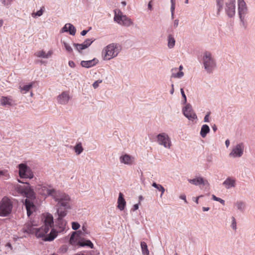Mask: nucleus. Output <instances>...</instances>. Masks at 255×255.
Returning <instances> with one entry per match:
<instances>
[{
	"label": "nucleus",
	"instance_id": "1",
	"mask_svg": "<svg viewBox=\"0 0 255 255\" xmlns=\"http://www.w3.org/2000/svg\"><path fill=\"white\" fill-rule=\"evenodd\" d=\"M42 221L43 225L37 229L36 237L42 238V240L51 242L54 240L58 235V232L54 229H51L53 225V217L49 213L42 215Z\"/></svg>",
	"mask_w": 255,
	"mask_h": 255
},
{
	"label": "nucleus",
	"instance_id": "2",
	"mask_svg": "<svg viewBox=\"0 0 255 255\" xmlns=\"http://www.w3.org/2000/svg\"><path fill=\"white\" fill-rule=\"evenodd\" d=\"M18 181L19 183H24V182L21 181L20 180H18ZM25 184H27V185H17L16 190L19 194L26 197L25 200V205L27 210V216L29 217L36 209V207L33 203V201L35 199V194L33 189L29 185L28 183L25 182Z\"/></svg>",
	"mask_w": 255,
	"mask_h": 255
},
{
	"label": "nucleus",
	"instance_id": "3",
	"mask_svg": "<svg viewBox=\"0 0 255 255\" xmlns=\"http://www.w3.org/2000/svg\"><path fill=\"white\" fill-rule=\"evenodd\" d=\"M200 62L207 74L213 73L216 68V60L211 53L209 51L203 53Z\"/></svg>",
	"mask_w": 255,
	"mask_h": 255
},
{
	"label": "nucleus",
	"instance_id": "4",
	"mask_svg": "<svg viewBox=\"0 0 255 255\" xmlns=\"http://www.w3.org/2000/svg\"><path fill=\"white\" fill-rule=\"evenodd\" d=\"M122 50L118 43H112L106 46L103 50L102 56L104 60H110L117 57Z\"/></svg>",
	"mask_w": 255,
	"mask_h": 255
},
{
	"label": "nucleus",
	"instance_id": "5",
	"mask_svg": "<svg viewBox=\"0 0 255 255\" xmlns=\"http://www.w3.org/2000/svg\"><path fill=\"white\" fill-rule=\"evenodd\" d=\"M52 198L57 203V206L62 207L65 209L71 208L70 197L66 193L56 190Z\"/></svg>",
	"mask_w": 255,
	"mask_h": 255
},
{
	"label": "nucleus",
	"instance_id": "6",
	"mask_svg": "<svg viewBox=\"0 0 255 255\" xmlns=\"http://www.w3.org/2000/svg\"><path fill=\"white\" fill-rule=\"evenodd\" d=\"M114 20L119 24L127 27L134 24L133 20L126 15L124 14L120 9L114 10Z\"/></svg>",
	"mask_w": 255,
	"mask_h": 255
},
{
	"label": "nucleus",
	"instance_id": "7",
	"mask_svg": "<svg viewBox=\"0 0 255 255\" xmlns=\"http://www.w3.org/2000/svg\"><path fill=\"white\" fill-rule=\"evenodd\" d=\"M12 205L10 200L4 197L0 202V216L6 217L9 215L12 210Z\"/></svg>",
	"mask_w": 255,
	"mask_h": 255
},
{
	"label": "nucleus",
	"instance_id": "8",
	"mask_svg": "<svg viewBox=\"0 0 255 255\" xmlns=\"http://www.w3.org/2000/svg\"><path fill=\"white\" fill-rule=\"evenodd\" d=\"M158 144L167 149H170L172 146V142L169 135L166 132H161L156 136Z\"/></svg>",
	"mask_w": 255,
	"mask_h": 255
},
{
	"label": "nucleus",
	"instance_id": "9",
	"mask_svg": "<svg viewBox=\"0 0 255 255\" xmlns=\"http://www.w3.org/2000/svg\"><path fill=\"white\" fill-rule=\"evenodd\" d=\"M238 12L240 21L244 23L246 15L248 13V8L244 0H237Z\"/></svg>",
	"mask_w": 255,
	"mask_h": 255
},
{
	"label": "nucleus",
	"instance_id": "10",
	"mask_svg": "<svg viewBox=\"0 0 255 255\" xmlns=\"http://www.w3.org/2000/svg\"><path fill=\"white\" fill-rule=\"evenodd\" d=\"M19 169V175L22 178L32 179L33 173L29 167L25 163H20L18 166Z\"/></svg>",
	"mask_w": 255,
	"mask_h": 255
},
{
	"label": "nucleus",
	"instance_id": "11",
	"mask_svg": "<svg viewBox=\"0 0 255 255\" xmlns=\"http://www.w3.org/2000/svg\"><path fill=\"white\" fill-rule=\"evenodd\" d=\"M229 17H233L236 13V0H229L222 7Z\"/></svg>",
	"mask_w": 255,
	"mask_h": 255
},
{
	"label": "nucleus",
	"instance_id": "12",
	"mask_svg": "<svg viewBox=\"0 0 255 255\" xmlns=\"http://www.w3.org/2000/svg\"><path fill=\"white\" fill-rule=\"evenodd\" d=\"M183 114L189 121L194 122L197 120V116L192 109V106L190 104H187L183 108Z\"/></svg>",
	"mask_w": 255,
	"mask_h": 255
},
{
	"label": "nucleus",
	"instance_id": "13",
	"mask_svg": "<svg viewBox=\"0 0 255 255\" xmlns=\"http://www.w3.org/2000/svg\"><path fill=\"white\" fill-rule=\"evenodd\" d=\"M244 146L243 143H240L234 146L231 152L229 153V156L232 158L241 157L244 153Z\"/></svg>",
	"mask_w": 255,
	"mask_h": 255
},
{
	"label": "nucleus",
	"instance_id": "14",
	"mask_svg": "<svg viewBox=\"0 0 255 255\" xmlns=\"http://www.w3.org/2000/svg\"><path fill=\"white\" fill-rule=\"evenodd\" d=\"M39 194L43 196H51L53 197L55 190L45 185H38L36 188Z\"/></svg>",
	"mask_w": 255,
	"mask_h": 255
},
{
	"label": "nucleus",
	"instance_id": "15",
	"mask_svg": "<svg viewBox=\"0 0 255 255\" xmlns=\"http://www.w3.org/2000/svg\"><path fill=\"white\" fill-rule=\"evenodd\" d=\"M70 99L69 93L67 91H64L59 95L57 97V103L59 104L67 105Z\"/></svg>",
	"mask_w": 255,
	"mask_h": 255
},
{
	"label": "nucleus",
	"instance_id": "16",
	"mask_svg": "<svg viewBox=\"0 0 255 255\" xmlns=\"http://www.w3.org/2000/svg\"><path fill=\"white\" fill-rule=\"evenodd\" d=\"M188 181L194 185L198 186L200 185H209V183L207 180L204 179L201 176H197L193 179H188Z\"/></svg>",
	"mask_w": 255,
	"mask_h": 255
},
{
	"label": "nucleus",
	"instance_id": "17",
	"mask_svg": "<svg viewBox=\"0 0 255 255\" xmlns=\"http://www.w3.org/2000/svg\"><path fill=\"white\" fill-rule=\"evenodd\" d=\"M223 185L226 189L235 188L237 185V180L234 177H228L223 182Z\"/></svg>",
	"mask_w": 255,
	"mask_h": 255
},
{
	"label": "nucleus",
	"instance_id": "18",
	"mask_svg": "<svg viewBox=\"0 0 255 255\" xmlns=\"http://www.w3.org/2000/svg\"><path fill=\"white\" fill-rule=\"evenodd\" d=\"M120 161L121 163L131 165L134 161V157L130 155L125 154L121 155L120 158Z\"/></svg>",
	"mask_w": 255,
	"mask_h": 255
},
{
	"label": "nucleus",
	"instance_id": "19",
	"mask_svg": "<svg viewBox=\"0 0 255 255\" xmlns=\"http://www.w3.org/2000/svg\"><path fill=\"white\" fill-rule=\"evenodd\" d=\"M99 62L97 58H94L90 60L85 61L83 60L81 62V65L82 67L86 68H90L95 66Z\"/></svg>",
	"mask_w": 255,
	"mask_h": 255
},
{
	"label": "nucleus",
	"instance_id": "20",
	"mask_svg": "<svg viewBox=\"0 0 255 255\" xmlns=\"http://www.w3.org/2000/svg\"><path fill=\"white\" fill-rule=\"evenodd\" d=\"M35 225L32 224L31 223H28L25 225V227H24L23 231L24 232L28 234H35V235H36L37 228H35Z\"/></svg>",
	"mask_w": 255,
	"mask_h": 255
},
{
	"label": "nucleus",
	"instance_id": "21",
	"mask_svg": "<svg viewBox=\"0 0 255 255\" xmlns=\"http://www.w3.org/2000/svg\"><path fill=\"white\" fill-rule=\"evenodd\" d=\"M53 53V52L52 50H49L47 53H46L44 50H39L35 52V55L39 58L48 59L52 56Z\"/></svg>",
	"mask_w": 255,
	"mask_h": 255
},
{
	"label": "nucleus",
	"instance_id": "22",
	"mask_svg": "<svg viewBox=\"0 0 255 255\" xmlns=\"http://www.w3.org/2000/svg\"><path fill=\"white\" fill-rule=\"evenodd\" d=\"M126 205V202L124 198V195L123 193H120L118 199V209L123 211L124 210L125 206Z\"/></svg>",
	"mask_w": 255,
	"mask_h": 255
},
{
	"label": "nucleus",
	"instance_id": "23",
	"mask_svg": "<svg viewBox=\"0 0 255 255\" xmlns=\"http://www.w3.org/2000/svg\"><path fill=\"white\" fill-rule=\"evenodd\" d=\"M171 77L174 78L181 79L184 76L183 71H179L178 68H173L171 70Z\"/></svg>",
	"mask_w": 255,
	"mask_h": 255
},
{
	"label": "nucleus",
	"instance_id": "24",
	"mask_svg": "<svg viewBox=\"0 0 255 255\" xmlns=\"http://www.w3.org/2000/svg\"><path fill=\"white\" fill-rule=\"evenodd\" d=\"M167 41L168 48L172 49L174 47L176 41L174 36L172 34H170L168 35L167 37Z\"/></svg>",
	"mask_w": 255,
	"mask_h": 255
},
{
	"label": "nucleus",
	"instance_id": "25",
	"mask_svg": "<svg viewBox=\"0 0 255 255\" xmlns=\"http://www.w3.org/2000/svg\"><path fill=\"white\" fill-rule=\"evenodd\" d=\"M58 208L57 209V213L58 216V220H62L65 216H66L67 214V210L68 209H65V208L62 209V207L58 206Z\"/></svg>",
	"mask_w": 255,
	"mask_h": 255
},
{
	"label": "nucleus",
	"instance_id": "26",
	"mask_svg": "<svg viewBox=\"0 0 255 255\" xmlns=\"http://www.w3.org/2000/svg\"><path fill=\"white\" fill-rule=\"evenodd\" d=\"M12 99L8 97H2L0 99V104L2 106H11L13 104Z\"/></svg>",
	"mask_w": 255,
	"mask_h": 255
},
{
	"label": "nucleus",
	"instance_id": "27",
	"mask_svg": "<svg viewBox=\"0 0 255 255\" xmlns=\"http://www.w3.org/2000/svg\"><path fill=\"white\" fill-rule=\"evenodd\" d=\"M78 245L81 247L87 246L91 249H93L94 248L93 244L91 242V241L88 240L81 239L78 241Z\"/></svg>",
	"mask_w": 255,
	"mask_h": 255
},
{
	"label": "nucleus",
	"instance_id": "28",
	"mask_svg": "<svg viewBox=\"0 0 255 255\" xmlns=\"http://www.w3.org/2000/svg\"><path fill=\"white\" fill-rule=\"evenodd\" d=\"M210 131L209 127L207 125H203L201 128L200 135L202 137L205 138L207 134L209 133Z\"/></svg>",
	"mask_w": 255,
	"mask_h": 255
},
{
	"label": "nucleus",
	"instance_id": "29",
	"mask_svg": "<svg viewBox=\"0 0 255 255\" xmlns=\"http://www.w3.org/2000/svg\"><path fill=\"white\" fill-rule=\"evenodd\" d=\"M74 150L77 155L80 154L83 151V148L81 142H79L74 147Z\"/></svg>",
	"mask_w": 255,
	"mask_h": 255
},
{
	"label": "nucleus",
	"instance_id": "30",
	"mask_svg": "<svg viewBox=\"0 0 255 255\" xmlns=\"http://www.w3.org/2000/svg\"><path fill=\"white\" fill-rule=\"evenodd\" d=\"M140 246L143 255H149V252L147 248L146 243L144 242H141L140 243Z\"/></svg>",
	"mask_w": 255,
	"mask_h": 255
},
{
	"label": "nucleus",
	"instance_id": "31",
	"mask_svg": "<svg viewBox=\"0 0 255 255\" xmlns=\"http://www.w3.org/2000/svg\"><path fill=\"white\" fill-rule=\"evenodd\" d=\"M61 43L63 45L64 48L67 53L69 54L73 53V50L70 44L65 41H61Z\"/></svg>",
	"mask_w": 255,
	"mask_h": 255
},
{
	"label": "nucleus",
	"instance_id": "32",
	"mask_svg": "<svg viewBox=\"0 0 255 255\" xmlns=\"http://www.w3.org/2000/svg\"><path fill=\"white\" fill-rule=\"evenodd\" d=\"M32 86H33L32 84L31 83V84H29L28 85H24L22 87L20 86L19 89L21 92H22L23 94H25L27 92H28L30 90V89H31V88L32 87Z\"/></svg>",
	"mask_w": 255,
	"mask_h": 255
},
{
	"label": "nucleus",
	"instance_id": "33",
	"mask_svg": "<svg viewBox=\"0 0 255 255\" xmlns=\"http://www.w3.org/2000/svg\"><path fill=\"white\" fill-rule=\"evenodd\" d=\"M228 0H216L218 12L222 10V7L224 6L226 2H228Z\"/></svg>",
	"mask_w": 255,
	"mask_h": 255
},
{
	"label": "nucleus",
	"instance_id": "34",
	"mask_svg": "<svg viewBox=\"0 0 255 255\" xmlns=\"http://www.w3.org/2000/svg\"><path fill=\"white\" fill-rule=\"evenodd\" d=\"M152 186L158 190L159 191H161V193L160 195V197H161L165 192L164 188L160 184H158L155 182H153L152 184Z\"/></svg>",
	"mask_w": 255,
	"mask_h": 255
},
{
	"label": "nucleus",
	"instance_id": "35",
	"mask_svg": "<svg viewBox=\"0 0 255 255\" xmlns=\"http://www.w3.org/2000/svg\"><path fill=\"white\" fill-rule=\"evenodd\" d=\"M73 46H74L75 49L80 53H82V50L86 49L82 43H74Z\"/></svg>",
	"mask_w": 255,
	"mask_h": 255
},
{
	"label": "nucleus",
	"instance_id": "36",
	"mask_svg": "<svg viewBox=\"0 0 255 255\" xmlns=\"http://www.w3.org/2000/svg\"><path fill=\"white\" fill-rule=\"evenodd\" d=\"M44 7H42L40 10H39L38 11H37V12H32L31 13V16L33 18H36L37 17H39V16H41L43 12H44Z\"/></svg>",
	"mask_w": 255,
	"mask_h": 255
},
{
	"label": "nucleus",
	"instance_id": "37",
	"mask_svg": "<svg viewBox=\"0 0 255 255\" xmlns=\"http://www.w3.org/2000/svg\"><path fill=\"white\" fill-rule=\"evenodd\" d=\"M68 25V32H69L70 34H71L73 36L75 35L76 34V29L75 27V26L73 24H72L71 23H69V25Z\"/></svg>",
	"mask_w": 255,
	"mask_h": 255
},
{
	"label": "nucleus",
	"instance_id": "38",
	"mask_svg": "<svg viewBox=\"0 0 255 255\" xmlns=\"http://www.w3.org/2000/svg\"><path fill=\"white\" fill-rule=\"evenodd\" d=\"M94 41L95 39L94 38L87 39L82 43V44L86 49L89 47Z\"/></svg>",
	"mask_w": 255,
	"mask_h": 255
},
{
	"label": "nucleus",
	"instance_id": "39",
	"mask_svg": "<svg viewBox=\"0 0 255 255\" xmlns=\"http://www.w3.org/2000/svg\"><path fill=\"white\" fill-rule=\"evenodd\" d=\"M14 0H0V3L2 5L9 7L12 4Z\"/></svg>",
	"mask_w": 255,
	"mask_h": 255
},
{
	"label": "nucleus",
	"instance_id": "40",
	"mask_svg": "<svg viewBox=\"0 0 255 255\" xmlns=\"http://www.w3.org/2000/svg\"><path fill=\"white\" fill-rule=\"evenodd\" d=\"M236 206L237 209L240 211H243L245 209V204L242 201H238L236 203Z\"/></svg>",
	"mask_w": 255,
	"mask_h": 255
},
{
	"label": "nucleus",
	"instance_id": "41",
	"mask_svg": "<svg viewBox=\"0 0 255 255\" xmlns=\"http://www.w3.org/2000/svg\"><path fill=\"white\" fill-rule=\"evenodd\" d=\"M231 219H232V223H231V227L232 228V229L233 230L236 231V230H237V222H236V219L234 217H232Z\"/></svg>",
	"mask_w": 255,
	"mask_h": 255
},
{
	"label": "nucleus",
	"instance_id": "42",
	"mask_svg": "<svg viewBox=\"0 0 255 255\" xmlns=\"http://www.w3.org/2000/svg\"><path fill=\"white\" fill-rule=\"evenodd\" d=\"M58 224L59 225L60 228L62 230H63L65 228V226L66 225V221L65 220H63V219H62V220H58Z\"/></svg>",
	"mask_w": 255,
	"mask_h": 255
},
{
	"label": "nucleus",
	"instance_id": "43",
	"mask_svg": "<svg viewBox=\"0 0 255 255\" xmlns=\"http://www.w3.org/2000/svg\"><path fill=\"white\" fill-rule=\"evenodd\" d=\"M212 197L214 201H218L223 205H225V201L222 199L216 197L215 195H212Z\"/></svg>",
	"mask_w": 255,
	"mask_h": 255
},
{
	"label": "nucleus",
	"instance_id": "44",
	"mask_svg": "<svg viewBox=\"0 0 255 255\" xmlns=\"http://www.w3.org/2000/svg\"><path fill=\"white\" fill-rule=\"evenodd\" d=\"M80 224L78 222H72V228L74 230H76L80 228Z\"/></svg>",
	"mask_w": 255,
	"mask_h": 255
},
{
	"label": "nucleus",
	"instance_id": "45",
	"mask_svg": "<svg viewBox=\"0 0 255 255\" xmlns=\"http://www.w3.org/2000/svg\"><path fill=\"white\" fill-rule=\"evenodd\" d=\"M76 234V232H73L72 234L71 235L70 238V243L72 245H75V242L74 241V237L75 235Z\"/></svg>",
	"mask_w": 255,
	"mask_h": 255
},
{
	"label": "nucleus",
	"instance_id": "46",
	"mask_svg": "<svg viewBox=\"0 0 255 255\" xmlns=\"http://www.w3.org/2000/svg\"><path fill=\"white\" fill-rule=\"evenodd\" d=\"M69 25V23L65 24V25L62 28V29L60 30L61 33L68 32V25Z\"/></svg>",
	"mask_w": 255,
	"mask_h": 255
},
{
	"label": "nucleus",
	"instance_id": "47",
	"mask_svg": "<svg viewBox=\"0 0 255 255\" xmlns=\"http://www.w3.org/2000/svg\"><path fill=\"white\" fill-rule=\"evenodd\" d=\"M102 82V80H98L97 81H96L95 82H94V83L93 84V87L94 89H96L99 86V84L100 83H101Z\"/></svg>",
	"mask_w": 255,
	"mask_h": 255
},
{
	"label": "nucleus",
	"instance_id": "48",
	"mask_svg": "<svg viewBox=\"0 0 255 255\" xmlns=\"http://www.w3.org/2000/svg\"><path fill=\"white\" fill-rule=\"evenodd\" d=\"M180 91H181V94L182 95V97L183 98V104H185L187 102L186 96L184 92V90L182 88H181L180 89Z\"/></svg>",
	"mask_w": 255,
	"mask_h": 255
},
{
	"label": "nucleus",
	"instance_id": "49",
	"mask_svg": "<svg viewBox=\"0 0 255 255\" xmlns=\"http://www.w3.org/2000/svg\"><path fill=\"white\" fill-rule=\"evenodd\" d=\"M175 8V5H173V4L171 5L170 10H171V18L172 19L174 18V13Z\"/></svg>",
	"mask_w": 255,
	"mask_h": 255
},
{
	"label": "nucleus",
	"instance_id": "50",
	"mask_svg": "<svg viewBox=\"0 0 255 255\" xmlns=\"http://www.w3.org/2000/svg\"><path fill=\"white\" fill-rule=\"evenodd\" d=\"M179 21L178 19H176L174 20L173 23V27L174 28H176L178 27V26L179 25Z\"/></svg>",
	"mask_w": 255,
	"mask_h": 255
},
{
	"label": "nucleus",
	"instance_id": "51",
	"mask_svg": "<svg viewBox=\"0 0 255 255\" xmlns=\"http://www.w3.org/2000/svg\"><path fill=\"white\" fill-rule=\"evenodd\" d=\"M209 116H210V113H208L204 117V122H206V123H208L209 122Z\"/></svg>",
	"mask_w": 255,
	"mask_h": 255
},
{
	"label": "nucleus",
	"instance_id": "52",
	"mask_svg": "<svg viewBox=\"0 0 255 255\" xmlns=\"http://www.w3.org/2000/svg\"><path fill=\"white\" fill-rule=\"evenodd\" d=\"M179 198H180V199L184 200L185 203H187V200H186V197L185 195L181 194V195H180Z\"/></svg>",
	"mask_w": 255,
	"mask_h": 255
},
{
	"label": "nucleus",
	"instance_id": "53",
	"mask_svg": "<svg viewBox=\"0 0 255 255\" xmlns=\"http://www.w3.org/2000/svg\"><path fill=\"white\" fill-rule=\"evenodd\" d=\"M68 65L70 67L72 68H75L76 66L75 63L73 61H69L68 62Z\"/></svg>",
	"mask_w": 255,
	"mask_h": 255
},
{
	"label": "nucleus",
	"instance_id": "54",
	"mask_svg": "<svg viewBox=\"0 0 255 255\" xmlns=\"http://www.w3.org/2000/svg\"><path fill=\"white\" fill-rule=\"evenodd\" d=\"M138 208H139V205H138V204H134L133 206V207L131 209V210L133 211H136V210H137L138 209Z\"/></svg>",
	"mask_w": 255,
	"mask_h": 255
},
{
	"label": "nucleus",
	"instance_id": "55",
	"mask_svg": "<svg viewBox=\"0 0 255 255\" xmlns=\"http://www.w3.org/2000/svg\"><path fill=\"white\" fill-rule=\"evenodd\" d=\"M148 8L150 9V10H152V1H150L149 2H148Z\"/></svg>",
	"mask_w": 255,
	"mask_h": 255
},
{
	"label": "nucleus",
	"instance_id": "56",
	"mask_svg": "<svg viewBox=\"0 0 255 255\" xmlns=\"http://www.w3.org/2000/svg\"><path fill=\"white\" fill-rule=\"evenodd\" d=\"M88 31H89V30H84L81 31V34L82 36H85L87 33V32Z\"/></svg>",
	"mask_w": 255,
	"mask_h": 255
},
{
	"label": "nucleus",
	"instance_id": "57",
	"mask_svg": "<svg viewBox=\"0 0 255 255\" xmlns=\"http://www.w3.org/2000/svg\"><path fill=\"white\" fill-rule=\"evenodd\" d=\"M174 84H171V89L170 91V93L172 95L173 93H174Z\"/></svg>",
	"mask_w": 255,
	"mask_h": 255
},
{
	"label": "nucleus",
	"instance_id": "58",
	"mask_svg": "<svg viewBox=\"0 0 255 255\" xmlns=\"http://www.w3.org/2000/svg\"><path fill=\"white\" fill-rule=\"evenodd\" d=\"M203 197L202 195L199 196L197 197H196L194 200V201L196 202V203L198 204L199 203V199L201 197Z\"/></svg>",
	"mask_w": 255,
	"mask_h": 255
},
{
	"label": "nucleus",
	"instance_id": "59",
	"mask_svg": "<svg viewBox=\"0 0 255 255\" xmlns=\"http://www.w3.org/2000/svg\"><path fill=\"white\" fill-rule=\"evenodd\" d=\"M230 140L229 139H227L226 141H225V145L227 147H228L229 145H230Z\"/></svg>",
	"mask_w": 255,
	"mask_h": 255
},
{
	"label": "nucleus",
	"instance_id": "60",
	"mask_svg": "<svg viewBox=\"0 0 255 255\" xmlns=\"http://www.w3.org/2000/svg\"><path fill=\"white\" fill-rule=\"evenodd\" d=\"M210 209L209 207H203L202 208V210L204 211V212H206V211H209Z\"/></svg>",
	"mask_w": 255,
	"mask_h": 255
},
{
	"label": "nucleus",
	"instance_id": "61",
	"mask_svg": "<svg viewBox=\"0 0 255 255\" xmlns=\"http://www.w3.org/2000/svg\"><path fill=\"white\" fill-rule=\"evenodd\" d=\"M212 129L213 130V131L214 132H216V130H217V126L215 125H214L213 126H212Z\"/></svg>",
	"mask_w": 255,
	"mask_h": 255
},
{
	"label": "nucleus",
	"instance_id": "62",
	"mask_svg": "<svg viewBox=\"0 0 255 255\" xmlns=\"http://www.w3.org/2000/svg\"><path fill=\"white\" fill-rule=\"evenodd\" d=\"M183 67L182 65H181L179 68H178L179 71H182Z\"/></svg>",
	"mask_w": 255,
	"mask_h": 255
},
{
	"label": "nucleus",
	"instance_id": "63",
	"mask_svg": "<svg viewBox=\"0 0 255 255\" xmlns=\"http://www.w3.org/2000/svg\"><path fill=\"white\" fill-rule=\"evenodd\" d=\"M3 23V20L2 19H0V28L2 27Z\"/></svg>",
	"mask_w": 255,
	"mask_h": 255
},
{
	"label": "nucleus",
	"instance_id": "64",
	"mask_svg": "<svg viewBox=\"0 0 255 255\" xmlns=\"http://www.w3.org/2000/svg\"><path fill=\"white\" fill-rule=\"evenodd\" d=\"M171 5H175V0H170Z\"/></svg>",
	"mask_w": 255,
	"mask_h": 255
}]
</instances>
